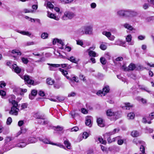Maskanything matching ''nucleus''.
Segmentation results:
<instances>
[{"mask_svg":"<svg viewBox=\"0 0 154 154\" xmlns=\"http://www.w3.org/2000/svg\"><path fill=\"white\" fill-rule=\"evenodd\" d=\"M11 53L13 54H17L18 55H21V53L19 50H13L12 51Z\"/></svg>","mask_w":154,"mask_h":154,"instance_id":"7c9ffc66","label":"nucleus"},{"mask_svg":"<svg viewBox=\"0 0 154 154\" xmlns=\"http://www.w3.org/2000/svg\"><path fill=\"white\" fill-rule=\"evenodd\" d=\"M125 44V42H123L122 40L118 39L116 40L115 43H114V45H118L121 46H123V45Z\"/></svg>","mask_w":154,"mask_h":154,"instance_id":"412c9836","label":"nucleus"},{"mask_svg":"<svg viewBox=\"0 0 154 154\" xmlns=\"http://www.w3.org/2000/svg\"><path fill=\"white\" fill-rule=\"evenodd\" d=\"M60 71L62 72V73L65 76L67 79H69V77L66 76V75L68 74V72L66 70L63 69H62L60 68L59 69Z\"/></svg>","mask_w":154,"mask_h":154,"instance_id":"bb28decb","label":"nucleus"},{"mask_svg":"<svg viewBox=\"0 0 154 154\" xmlns=\"http://www.w3.org/2000/svg\"><path fill=\"white\" fill-rule=\"evenodd\" d=\"M75 33L76 34L81 36L85 34L84 26L76 30Z\"/></svg>","mask_w":154,"mask_h":154,"instance_id":"9b49d317","label":"nucleus"},{"mask_svg":"<svg viewBox=\"0 0 154 154\" xmlns=\"http://www.w3.org/2000/svg\"><path fill=\"white\" fill-rule=\"evenodd\" d=\"M42 141L45 144H50L52 145H56L55 143H53L50 142L49 140L45 138L43 139L42 140Z\"/></svg>","mask_w":154,"mask_h":154,"instance_id":"72a5a7b5","label":"nucleus"},{"mask_svg":"<svg viewBox=\"0 0 154 154\" xmlns=\"http://www.w3.org/2000/svg\"><path fill=\"white\" fill-rule=\"evenodd\" d=\"M21 60L22 62L25 64H27L29 62V60L27 58L22 57L21 58Z\"/></svg>","mask_w":154,"mask_h":154,"instance_id":"a19ab883","label":"nucleus"},{"mask_svg":"<svg viewBox=\"0 0 154 154\" xmlns=\"http://www.w3.org/2000/svg\"><path fill=\"white\" fill-rule=\"evenodd\" d=\"M45 116L43 115H38L37 114L36 116V118L38 119H44Z\"/></svg>","mask_w":154,"mask_h":154,"instance_id":"864d4df0","label":"nucleus"},{"mask_svg":"<svg viewBox=\"0 0 154 154\" xmlns=\"http://www.w3.org/2000/svg\"><path fill=\"white\" fill-rule=\"evenodd\" d=\"M27 104L25 103H23L22 104L21 108H20V110H22L26 108L27 107Z\"/></svg>","mask_w":154,"mask_h":154,"instance_id":"37998d69","label":"nucleus"},{"mask_svg":"<svg viewBox=\"0 0 154 154\" xmlns=\"http://www.w3.org/2000/svg\"><path fill=\"white\" fill-rule=\"evenodd\" d=\"M145 38V37L144 36L142 35H140L138 37V39L140 40H144Z\"/></svg>","mask_w":154,"mask_h":154,"instance_id":"0e129e2a","label":"nucleus"},{"mask_svg":"<svg viewBox=\"0 0 154 154\" xmlns=\"http://www.w3.org/2000/svg\"><path fill=\"white\" fill-rule=\"evenodd\" d=\"M48 36V34L47 33L44 32L41 35V38L43 39H46L47 38Z\"/></svg>","mask_w":154,"mask_h":154,"instance_id":"ea45409f","label":"nucleus"},{"mask_svg":"<svg viewBox=\"0 0 154 154\" xmlns=\"http://www.w3.org/2000/svg\"><path fill=\"white\" fill-rule=\"evenodd\" d=\"M154 19V17L153 16L149 17H147L146 19V20L148 22H149L151 20Z\"/></svg>","mask_w":154,"mask_h":154,"instance_id":"6e6d98bb","label":"nucleus"},{"mask_svg":"<svg viewBox=\"0 0 154 154\" xmlns=\"http://www.w3.org/2000/svg\"><path fill=\"white\" fill-rule=\"evenodd\" d=\"M97 122L98 125L100 127H104L105 125L103 119L102 118H100L97 119Z\"/></svg>","mask_w":154,"mask_h":154,"instance_id":"4468645a","label":"nucleus"},{"mask_svg":"<svg viewBox=\"0 0 154 154\" xmlns=\"http://www.w3.org/2000/svg\"><path fill=\"white\" fill-rule=\"evenodd\" d=\"M81 112L82 113L84 114H87L88 113L87 110L84 108L81 109Z\"/></svg>","mask_w":154,"mask_h":154,"instance_id":"338daca9","label":"nucleus"},{"mask_svg":"<svg viewBox=\"0 0 154 154\" xmlns=\"http://www.w3.org/2000/svg\"><path fill=\"white\" fill-rule=\"evenodd\" d=\"M24 79L25 82H26L28 84L32 85H34V80H32L29 75H24Z\"/></svg>","mask_w":154,"mask_h":154,"instance_id":"1a4fd4ad","label":"nucleus"},{"mask_svg":"<svg viewBox=\"0 0 154 154\" xmlns=\"http://www.w3.org/2000/svg\"><path fill=\"white\" fill-rule=\"evenodd\" d=\"M35 44V43L33 42H28L25 44L26 46H30L33 45Z\"/></svg>","mask_w":154,"mask_h":154,"instance_id":"a18cd8bd","label":"nucleus"},{"mask_svg":"<svg viewBox=\"0 0 154 154\" xmlns=\"http://www.w3.org/2000/svg\"><path fill=\"white\" fill-rule=\"evenodd\" d=\"M57 43H59L60 44H61L62 45V46L60 48L61 49H63L64 48L63 47V45H63L64 43L61 40L59 39H58Z\"/></svg>","mask_w":154,"mask_h":154,"instance_id":"de8ad7c7","label":"nucleus"},{"mask_svg":"<svg viewBox=\"0 0 154 154\" xmlns=\"http://www.w3.org/2000/svg\"><path fill=\"white\" fill-rule=\"evenodd\" d=\"M71 82H73V81H74L75 82H79V80L78 79H76V77L75 76H74L72 77V79H70Z\"/></svg>","mask_w":154,"mask_h":154,"instance_id":"3c124183","label":"nucleus"},{"mask_svg":"<svg viewBox=\"0 0 154 154\" xmlns=\"http://www.w3.org/2000/svg\"><path fill=\"white\" fill-rule=\"evenodd\" d=\"M139 143L142 145L140 147V151L143 154H144L145 153V147L143 145H145V143L143 141H139Z\"/></svg>","mask_w":154,"mask_h":154,"instance_id":"6ab92c4d","label":"nucleus"},{"mask_svg":"<svg viewBox=\"0 0 154 154\" xmlns=\"http://www.w3.org/2000/svg\"><path fill=\"white\" fill-rule=\"evenodd\" d=\"M91 118V117L88 116H87L86 118L85 124L90 127H91L92 125Z\"/></svg>","mask_w":154,"mask_h":154,"instance_id":"2eb2a0df","label":"nucleus"},{"mask_svg":"<svg viewBox=\"0 0 154 154\" xmlns=\"http://www.w3.org/2000/svg\"><path fill=\"white\" fill-rule=\"evenodd\" d=\"M125 17H132L136 16L137 13L131 10H125Z\"/></svg>","mask_w":154,"mask_h":154,"instance_id":"0eeeda50","label":"nucleus"},{"mask_svg":"<svg viewBox=\"0 0 154 154\" xmlns=\"http://www.w3.org/2000/svg\"><path fill=\"white\" fill-rule=\"evenodd\" d=\"M61 2L64 4L69 3L72 2L74 0H60Z\"/></svg>","mask_w":154,"mask_h":154,"instance_id":"58836bf2","label":"nucleus"},{"mask_svg":"<svg viewBox=\"0 0 154 154\" xmlns=\"http://www.w3.org/2000/svg\"><path fill=\"white\" fill-rule=\"evenodd\" d=\"M75 16V14L72 12L67 11L65 12L63 17L64 20L71 19Z\"/></svg>","mask_w":154,"mask_h":154,"instance_id":"7ed1b4c3","label":"nucleus"},{"mask_svg":"<svg viewBox=\"0 0 154 154\" xmlns=\"http://www.w3.org/2000/svg\"><path fill=\"white\" fill-rule=\"evenodd\" d=\"M13 68L14 69L15 72L18 74L20 72L21 70L18 66H17L16 64H14L12 65Z\"/></svg>","mask_w":154,"mask_h":154,"instance_id":"f3484780","label":"nucleus"},{"mask_svg":"<svg viewBox=\"0 0 154 154\" xmlns=\"http://www.w3.org/2000/svg\"><path fill=\"white\" fill-rule=\"evenodd\" d=\"M142 122L144 123H148L149 124H150L151 123V121H149L147 122L146 119L145 118H143L142 119Z\"/></svg>","mask_w":154,"mask_h":154,"instance_id":"09e8293b","label":"nucleus"},{"mask_svg":"<svg viewBox=\"0 0 154 154\" xmlns=\"http://www.w3.org/2000/svg\"><path fill=\"white\" fill-rule=\"evenodd\" d=\"M34 11L33 10H29L26 8L24 9L23 11V12L25 13H33L34 12Z\"/></svg>","mask_w":154,"mask_h":154,"instance_id":"4c0bfd02","label":"nucleus"},{"mask_svg":"<svg viewBox=\"0 0 154 154\" xmlns=\"http://www.w3.org/2000/svg\"><path fill=\"white\" fill-rule=\"evenodd\" d=\"M100 61L101 63L103 65H105L106 63V59L104 57H101L100 59Z\"/></svg>","mask_w":154,"mask_h":154,"instance_id":"f704fd0d","label":"nucleus"},{"mask_svg":"<svg viewBox=\"0 0 154 154\" xmlns=\"http://www.w3.org/2000/svg\"><path fill=\"white\" fill-rule=\"evenodd\" d=\"M107 43L105 42H102L100 46V48L103 50H106L107 48L106 45Z\"/></svg>","mask_w":154,"mask_h":154,"instance_id":"b1692460","label":"nucleus"},{"mask_svg":"<svg viewBox=\"0 0 154 154\" xmlns=\"http://www.w3.org/2000/svg\"><path fill=\"white\" fill-rule=\"evenodd\" d=\"M93 48V47H90L86 50V52L88 53V55L90 57H95L96 56H97L98 55H96V54L95 51L91 50V49Z\"/></svg>","mask_w":154,"mask_h":154,"instance_id":"f8f14e48","label":"nucleus"},{"mask_svg":"<svg viewBox=\"0 0 154 154\" xmlns=\"http://www.w3.org/2000/svg\"><path fill=\"white\" fill-rule=\"evenodd\" d=\"M123 26L126 29H127L130 31H132L133 30H134V29L132 27V26L128 23H126L124 24Z\"/></svg>","mask_w":154,"mask_h":154,"instance_id":"a211bd4d","label":"nucleus"},{"mask_svg":"<svg viewBox=\"0 0 154 154\" xmlns=\"http://www.w3.org/2000/svg\"><path fill=\"white\" fill-rule=\"evenodd\" d=\"M47 6L50 8H52L54 7V5L50 2H48L47 4Z\"/></svg>","mask_w":154,"mask_h":154,"instance_id":"13d9d810","label":"nucleus"},{"mask_svg":"<svg viewBox=\"0 0 154 154\" xmlns=\"http://www.w3.org/2000/svg\"><path fill=\"white\" fill-rule=\"evenodd\" d=\"M125 10H121L117 12V14L120 16L125 17Z\"/></svg>","mask_w":154,"mask_h":154,"instance_id":"aec40b11","label":"nucleus"},{"mask_svg":"<svg viewBox=\"0 0 154 154\" xmlns=\"http://www.w3.org/2000/svg\"><path fill=\"white\" fill-rule=\"evenodd\" d=\"M19 141H21L22 142H25L26 144V145L30 143H33L35 142L36 141V139L34 137H29L28 140V141L26 142V141L25 140H20Z\"/></svg>","mask_w":154,"mask_h":154,"instance_id":"ddd939ff","label":"nucleus"},{"mask_svg":"<svg viewBox=\"0 0 154 154\" xmlns=\"http://www.w3.org/2000/svg\"><path fill=\"white\" fill-rule=\"evenodd\" d=\"M88 136V134L86 132H84L82 135V137L86 139Z\"/></svg>","mask_w":154,"mask_h":154,"instance_id":"8fccbe9b","label":"nucleus"},{"mask_svg":"<svg viewBox=\"0 0 154 154\" xmlns=\"http://www.w3.org/2000/svg\"><path fill=\"white\" fill-rule=\"evenodd\" d=\"M38 122L43 125H45L48 123V121L47 119H45V116L44 119H42L41 120H39Z\"/></svg>","mask_w":154,"mask_h":154,"instance_id":"4be33fe9","label":"nucleus"},{"mask_svg":"<svg viewBox=\"0 0 154 154\" xmlns=\"http://www.w3.org/2000/svg\"><path fill=\"white\" fill-rule=\"evenodd\" d=\"M47 64L50 66L49 67V69L51 71L55 70L54 68H57L60 66H61L63 68H66L67 66L68 65L67 64H55L48 63Z\"/></svg>","mask_w":154,"mask_h":154,"instance_id":"20e7f679","label":"nucleus"},{"mask_svg":"<svg viewBox=\"0 0 154 154\" xmlns=\"http://www.w3.org/2000/svg\"><path fill=\"white\" fill-rule=\"evenodd\" d=\"M119 131V128L114 129L112 131H111L109 132H107L104 135V137H107L111 135L114 134L118 132Z\"/></svg>","mask_w":154,"mask_h":154,"instance_id":"9d476101","label":"nucleus"},{"mask_svg":"<svg viewBox=\"0 0 154 154\" xmlns=\"http://www.w3.org/2000/svg\"><path fill=\"white\" fill-rule=\"evenodd\" d=\"M77 44L78 45H79L82 46L83 45V42L81 40H78L76 41Z\"/></svg>","mask_w":154,"mask_h":154,"instance_id":"052dcab7","label":"nucleus"},{"mask_svg":"<svg viewBox=\"0 0 154 154\" xmlns=\"http://www.w3.org/2000/svg\"><path fill=\"white\" fill-rule=\"evenodd\" d=\"M102 33L103 35H105L110 40L113 41L115 39V37L113 35H112L110 32L104 31L102 32Z\"/></svg>","mask_w":154,"mask_h":154,"instance_id":"6e6552de","label":"nucleus"},{"mask_svg":"<svg viewBox=\"0 0 154 154\" xmlns=\"http://www.w3.org/2000/svg\"><path fill=\"white\" fill-rule=\"evenodd\" d=\"M118 140V144L119 145H122L123 142L124 141L122 140L119 139L117 140Z\"/></svg>","mask_w":154,"mask_h":154,"instance_id":"bf43d9fd","label":"nucleus"},{"mask_svg":"<svg viewBox=\"0 0 154 154\" xmlns=\"http://www.w3.org/2000/svg\"><path fill=\"white\" fill-rule=\"evenodd\" d=\"M98 140L100 142L103 144H106V140H104L101 137H98Z\"/></svg>","mask_w":154,"mask_h":154,"instance_id":"e433bc0d","label":"nucleus"},{"mask_svg":"<svg viewBox=\"0 0 154 154\" xmlns=\"http://www.w3.org/2000/svg\"><path fill=\"white\" fill-rule=\"evenodd\" d=\"M24 124V121L23 120L19 121L18 122V125L19 127L21 126Z\"/></svg>","mask_w":154,"mask_h":154,"instance_id":"e2e57ef3","label":"nucleus"},{"mask_svg":"<svg viewBox=\"0 0 154 154\" xmlns=\"http://www.w3.org/2000/svg\"><path fill=\"white\" fill-rule=\"evenodd\" d=\"M116 113L113 112L111 109H108L106 112V114L108 116H114Z\"/></svg>","mask_w":154,"mask_h":154,"instance_id":"393cba45","label":"nucleus"},{"mask_svg":"<svg viewBox=\"0 0 154 154\" xmlns=\"http://www.w3.org/2000/svg\"><path fill=\"white\" fill-rule=\"evenodd\" d=\"M46 80L47 84L49 85H52L54 82V81L52 80L50 78H48Z\"/></svg>","mask_w":154,"mask_h":154,"instance_id":"c756f323","label":"nucleus"},{"mask_svg":"<svg viewBox=\"0 0 154 154\" xmlns=\"http://www.w3.org/2000/svg\"><path fill=\"white\" fill-rule=\"evenodd\" d=\"M0 95L2 96H4L6 95V92L3 90L0 91Z\"/></svg>","mask_w":154,"mask_h":154,"instance_id":"69168bd1","label":"nucleus"},{"mask_svg":"<svg viewBox=\"0 0 154 154\" xmlns=\"http://www.w3.org/2000/svg\"><path fill=\"white\" fill-rule=\"evenodd\" d=\"M132 38V37L131 35L129 34L127 35L126 37V40L127 42L129 43V45H133L134 44L133 42H131Z\"/></svg>","mask_w":154,"mask_h":154,"instance_id":"dca6fc26","label":"nucleus"},{"mask_svg":"<svg viewBox=\"0 0 154 154\" xmlns=\"http://www.w3.org/2000/svg\"><path fill=\"white\" fill-rule=\"evenodd\" d=\"M37 91L35 90H32L31 92V94L35 96L37 94Z\"/></svg>","mask_w":154,"mask_h":154,"instance_id":"5fc2aeb1","label":"nucleus"},{"mask_svg":"<svg viewBox=\"0 0 154 154\" xmlns=\"http://www.w3.org/2000/svg\"><path fill=\"white\" fill-rule=\"evenodd\" d=\"M12 122V119L11 117H9L7 119L6 124L8 125H10Z\"/></svg>","mask_w":154,"mask_h":154,"instance_id":"79ce46f5","label":"nucleus"},{"mask_svg":"<svg viewBox=\"0 0 154 154\" xmlns=\"http://www.w3.org/2000/svg\"><path fill=\"white\" fill-rule=\"evenodd\" d=\"M32 8L34 10H36L38 8V6L37 5H34L32 6Z\"/></svg>","mask_w":154,"mask_h":154,"instance_id":"774afa93","label":"nucleus"},{"mask_svg":"<svg viewBox=\"0 0 154 154\" xmlns=\"http://www.w3.org/2000/svg\"><path fill=\"white\" fill-rule=\"evenodd\" d=\"M63 140H64V143L66 145V148L69 149H70V143L69 142V140L65 138H64Z\"/></svg>","mask_w":154,"mask_h":154,"instance_id":"5701e85b","label":"nucleus"},{"mask_svg":"<svg viewBox=\"0 0 154 154\" xmlns=\"http://www.w3.org/2000/svg\"><path fill=\"white\" fill-rule=\"evenodd\" d=\"M56 99H57V101L58 100L59 102H61L64 100H65V97L62 96H56Z\"/></svg>","mask_w":154,"mask_h":154,"instance_id":"c9c22d12","label":"nucleus"},{"mask_svg":"<svg viewBox=\"0 0 154 154\" xmlns=\"http://www.w3.org/2000/svg\"><path fill=\"white\" fill-rule=\"evenodd\" d=\"M54 129L57 130L58 131H61L63 129V128L62 127H60V126H57V127H54Z\"/></svg>","mask_w":154,"mask_h":154,"instance_id":"c03bdc74","label":"nucleus"},{"mask_svg":"<svg viewBox=\"0 0 154 154\" xmlns=\"http://www.w3.org/2000/svg\"><path fill=\"white\" fill-rule=\"evenodd\" d=\"M135 115L133 112H130L128 113L127 116V117L129 119H133L134 118Z\"/></svg>","mask_w":154,"mask_h":154,"instance_id":"473e14b6","label":"nucleus"},{"mask_svg":"<svg viewBox=\"0 0 154 154\" xmlns=\"http://www.w3.org/2000/svg\"><path fill=\"white\" fill-rule=\"evenodd\" d=\"M136 68V67L135 64L132 63H131L128 66V71L129 70H133L135 69Z\"/></svg>","mask_w":154,"mask_h":154,"instance_id":"a878e982","label":"nucleus"},{"mask_svg":"<svg viewBox=\"0 0 154 154\" xmlns=\"http://www.w3.org/2000/svg\"><path fill=\"white\" fill-rule=\"evenodd\" d=\"M85 34L91 35L93 34V27L91 25L84 26Z\"/></svg>","mask_w":154,"mask_h":154,"instance_id":"423d86ee","label":"nucleus"},{"mask_svg":"<svg viewBox=\"0 0 154 154\" xmlns=\"http://www.w3.org/2000/svg\"><path fill=\"white\" fill-rule=\"evenodd\" d=\"M48 16L51 18L53 19L57 20H59V18L56 17L54 14L52 13H50L49 15L48 14Z\"/></svg>","mask_w":154,"mask_h":154,"instance_id":"c85d7f7f","label":"nucleus"},{"mask_svg":"<svg viewBox=\"0 0 154 154\" xmlns=\"http://www.w3.org/2000/svg\"><path fill=\"white\" fill-rule=\"evenodd\" d=\"M121 137L120 136H118L115 137L113 138L112 139V142L115 141L116 140H117L118 139H121Z\"/></svg>","mask_w":154,"mask_h":154,"instance_id":"4d7b16f0","label":"nucleus"},{"mask_svg":"<svg viewBox=\"0 0 154 154\" xmlns=\"http://www.w3.org/2000/svg\"><path fill=\"white\" fill-rule=\"evenodd\" d=\"M68 60L70 61L71 62L75 63H77V62L76 61L75 58L73 56H72L69 58L67 59Z\"/></svg>","mask_w":154,"mask_h":154,"instance_id":"2f4dec72","label":"nucleus"},{"mask_svg":"<svg viewBox=\"0 0 154 154\" xmlns=\"http://www.w3.org/2000/svg\"><path fill=\"white\" fill-rule=\"evenodd\" d=\"M6 85V84L4 81H1L0 82V87L2 88L5 87Z\"/></svg>","mask_w":154,"mask_h":154,"instance_id":"49530a36","label":"nucleus"},{"mask_svg":"<svg viewBox=\"0 0 154 154\" xmlns=\"http://www.w3.org/2000/svg\"><path fill=\"white\" fill-rule=\"evenodd\" d=\"M9 102L10 103H11L13 105L11 110L9 112V114L13 115H17L18 112L19 110V109L17 107L18 106L17 102L15 100L11 101L10 100H9Z\"/></svg>","mask_w":154,"mask_h":154,"instance_id":"f03ea898","label":"nucleus"},{"mask_svg":"<svg viewBox=\"0 0 154 154\" xmlns=\"http://www.w3.org/2000/svg\"><path fill=\"white\" fill-rule=\"evenodd\" d=\"M109 91V87L108 85H106L104 87L103 89V91H99L97 93V95L100 96H104L107 93H108Z\"/></svg>","mask_w":154,"mask_h":154,"instance_id":"39448f33","label":"nucleus"},{"mask_svg":"<svg viewBox=\"0 0 154 154\" xmlns=\"http://www.w3.org/2000/svg\"><path fill=\"white\" fill-rule=\"evenodd\" d=\"M131 135L134 137H136L139 135V133L136 131H133L131 132Z\"/></svg>","mask_w":154,"mask_h":154,"instance_id":"cd10ccee","label":"nucleus"},{"mask_svg":"<svg viewBox=\"0 0 154 154\" xmlns=\"http://www.w3.org/2000/svg\"><path fill=\"white\" fill-rule=\"evenodd\" d=\"M38 94L41 96L44 97L45 96V94L44 91L40 90L38 92Z\"/></svg>","mask_w":154,"mask_h":154,"instance_id":"603ef678","label":"nucleus"},{"mask_svg":"<svg viewBox=\"0 0 154 154\" xmlns=\"http://www.w3.org/2000/svg\"><path fill=\"white\" fill-rule=\"evenodd\" d=\"M79 130V128L77 127H75L71 129L72 131H76Z\"/></svg>","mask_w":154,"mask_h":154,"instance_id":"680f3d73","label":"nucleus"},{"mask_svg":"<svg viewBox=\"0 0 154 154\" xmlns=\"http://www.w3.org/2000/svg\"><path fill=\"white\" fill-rule=\"evenodd\" d=\"M18 143L15 146H11V144L7 142H5L4 146L2 148L0 151V154H3L5 152L10 150L13 148L17 147L19 148H22L25 147L26 144L21 141H18Z\"/></svg>","mask_w":154,"mask_h":154,"instance_id":"f257e3e1","label":"nucleus"}]
</instances>
